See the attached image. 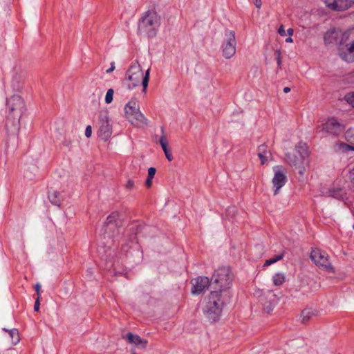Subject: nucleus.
I'll list each match as a JSON object with an SVG mask.
<instances>
[{
	"mask_svg": "<svg viewBox=\"0 0 354 354\" xmlns=\"http://www.w3.org/2000/svg\"><path fill=\"white\" fill-rule=\"evenodd\" d=\"M97 134L104 141L112 135V125L106 112H101L99 115Z\"/></svg>",
	"mask_w": 354,
	"mask_h": 354,
	"instance_id": "obj_10",
	"label": "nucleus"
},
{
	"mask_svg": "<svg viewBox=\"0 0 354 354\" xmlns=\"http://www.w3.org/2000/svg\"><path fill=\"white\" fill-rule=\"evenodd\" d=\"M158 24L159 19L157 14L154 12H147L140 21L138 30L142 34L148 37H153Z\"/></svg>",
	"mask_w": 354,
	"mask_h": 354,
	"instance_id": "obj_8",
	"label": "nucleus"
},
{
	"mask_svg": "<svg viewBox=\"0 0 354 354\" xmlns=\"http://www.w3.org/2000/svg\"><path fill=\"white\" fill-rule=\"evenodd\" d=\"M26 111L24 100L19 95H12L6 100V129L8 132L16 136L20 130V120Z\"/></svg>",
	"mask_w": 354,
	"mask_h": 354,
	"instance_id": "obj_1",
	"label": "nucleus"
},
{
	"mask_svg": "<svg viewBox=\"0 0 354 354\" xmlns=\"http://www.w3.org/2000/svg\"><path fill=\"white\" fill-rule=\"evenodd\" d=\"M191 283L192 285V292L197 295L203 291L209 285H212L206 277H198L193 279Z\"/></svg>",
	"mask_w": 354,
	"mask_h": 354,
	"instance_id": "obj_16",
	"label": "nucleus"
},
{
	"mask_svg": "<svg viewBox=\"0 0 354 354\" xmlns=\"http://www.w3.org/2000/svg\"><path fill=\"white\" fill-rule=\"evenodd\" d=\"M235 33L232 30H227L225 32V41L222 46L223 55L226 59H230L236 53Z\"/></svg>",
	"mask_w": 354,
	"mask_h": 354,
	"instance_id": "obj_12",
	"label": "nucleus"
},
{
	"mask_svg": "<svg viewBox=\"0 0 354 354\" xmlns=\"http://www.w3.org/2000/svg\"><path fill=\"white\" fill-rule=\"evenodd\" d=\"M232 281V276L230 270L228 268L223 267L216 270L211 279V283H214V288L216 290L223 292L224 290H228Z\"/></svg>",
	"mask_w": 354,
	"mask_h": 354,
	"instance_id": "obj_7",
	"label": "nucleus"
},
{
	"mask_svg": "<svg viewBox=\"0 0 354 354\" xmlns=\"http://www.w3.org/2000/svg\"><path fill=\"white\" fill-rule=\"evenodd\" d=\"M321 131L326 132L327 133L338 136L345 129V125L335 118H328L324 123L320 127Z\"/></svg>",
	"mask_w": 354,
	"mask_h": 354,
	"instance_id": "obj_13",
	"label": "nucleus"
},
{
	"mask_svg": "<svg viewBox=\"0 0 354 354\" xmlns=\"http://www.w3.org/2000/svg\"><path fill=\"white\" fill-rule=\"evenodd\" d=\"M122 214L118 211L112 212L106 218L103 226L104 234L109 237L114 236L118 233L119 228L122 227Z\"/></svg>",
	"mask_w": 354,
	"mask_h": 354,
	"instance_id": "obj_9",
	"label": "nucleus"
},
{
	"mask_svg": "<svg viewBox=\"0 0 354 354\" xmlns=\"http://www.w3.org/2000/svg\"><path fill=\"white\" fill-rule=\"evenodd\" d=\"M132 354H136L134 351H132Z\"/></svg>",
	"mask_w": 354,
	"mask_h": 354,
	"instance_id": "obj_47",
	"label": "nucleus"
},
{
	"mask_svg": "<svg viewBox=\"0 0 354 354\" xmlns=\"http://www.w3.org/2000/svg\"><path fill=\"white\" fill-rule=\"evenodd\" d=\"M345 100L354 107V91L347 93L344 97Z\"/></svg>",
	"mask_w": 354,
	"mask_h": 354,
	"instance_id": "obj_29",
	"label": "nucleus"
},
{
	"mask_svg": "<svg viewBox=\"0 0 354 354\" xmlns=\"http://www.w3.org/2000/svg\"><path fill=\"white\" fill-rule=\"evenodd\" d=\"M230 294L228 290L211 291L204 301L203 313L210 322L219 320L223 306L229 302Z\"/></svg>",
	"mask_w": 354,
	"mask_h": 354,
	"instance_id": "obj_2",
	"label": "nucleus"
},
{
	"mask_svg": "<svg viewBox=\"0 0 354 354\" xmlns=\"http://www.w3.org/2000/svg\"><path fill=\"white\" fill-rule=\"evenodd\" d=\"M162 131V136H160L159 143L161 145V147L165 153V155L167 158V159L169 161H171L173 160V156L171 154V152L168 149V142L166 137V135L165 134L164 129H161Z\"/></svg>",
	"mask_w": 354,
	"mask_h": 354,
	"instance_id": "obj_20",
	"label": "nucleus"
},
{
	"mask_svg": "<svg viewBox=\"0 0 354 354\" xmlns=\"http://www.w3.org/2000/svg\"><path fill=\"white\" fill-rule=\"evenodd\" d=\"M326 7L335 11L348 10L354 5V0H322Z\"/></svg>",
	"mask_w": 354,
	"mask_h": 354,
	"instance_id": "obj_14",
	"label": "nucleus"
},
{
	"mask_svg": "<svg viewBox=\"0 0 354 354\" xmlns=\"http://www.w3.org/2000/svg\"><path fill=\"white\" fill-rule=\"evenodd\" d=\"M134 187V182L129 179L125 185V188L128 190H131Z\"/></svg>",
	"mask_w": 354,
	"mask_h": 354,
	"instance_id": "obj_31",
	"label": "nucleus"
},
{
	"mask_svg": "<svg viewBox=\"0 0 354 354\" xmlns=\"http://www.w3.org/2000/svg\"><path fill=\"white\" fill-rule=\"evenodd\" d=\"M130 241L133 243L136 242V235L132 234L130 237Z\"/></svg>",
	"mask_w": 354,
	"mask_h": 354,
	"instance_id": "obj_40",
	"label": "nucleus"
},
{
	"mask_svg": "<svg viewBox=\"0 0 354 354\" xmlns=\"http://www.w3.org/2000/svg\"><path fill=\"white\" fill-rule=\"evenodd\" d=\"M114 69H115V64H114V62H112L111 66L109 69L106 70V73H110L113 72L114 71Z\"/></svg>",
	"mask_w": 354,
	"mask_h": 354,
	"instance_id": "obj_39",
	"label": "nucleus"
},
{
	"mask_svg": "<svg viewBox=\"0 0 354 354\" xmlns=\"http://www.w3.org/2000/svg\"><path fill=\"white\" fill-rule=\"evenodd\" d=\"M273 170L274 171V175L272 183L274 188V194L277 195L278 194L279 189L286 184L287 177L286 173L281 170L279 167H274Z\"/></svg>",
	"mask_w": 354,
	"mask_h": 354,
	"instance_id": "obj_15",
	"label": "nucleus"
},
{
	"mask_svg": "<svg viewBox=\"0 0 354 354\" xmlns=\"http://www.w3.org/2000/svg\"><path fill=\"white\" fill-rule=\"evenodd\" d=\"M258 156L261 160V165H264L271 160L272 153L266 145H262L258 147Z\"/></svg>",
	"mask_w": 354,
	"mask_h": 354,
	"instance_id": "obj_19",
	"label": "nucleus"
},
{
	"mask_svg": "<svg viewBox=\"0 0 354 354\" xmlns=\"http://www.w3.org/2000/svg\"><path fill=\"white\" fill-rule=\"evenodd\" d=\"M126 118L133 125L142 127L147 124L148 120L140 111L139 104L136 99H131L124 106Z\"/></svg>",
	"mask_w": 354,
	"mask_h": 354,
	"instance_id": "obj_5",
	"label": "nucleus"
},
{
	"mask_svg": "<svg viewBox=\"0 0 354 354\" xmlns=\"http://www.w3.org/2000/svg\"><path fill=\"white\" fill-rule=\"evenodd\" d=\"M346 140L348 143L354 145V129H349L345 133Z\"/></svg>",
	"mask_w": 354,
	"mask_h": 354,
	"instance_id": "obj_26",
	"label": "nucleus"
},
{
	"mask_svg": "<svg viewBox=\"0 0 354 354\" xmlns=\"http://www.w3.org/2000/svg\"><path fill=\"white\" fill-rule=\"evenodd\" d=\"M48 198L51 203L59 206L62 201L61 193L57 191H52L48 193Z\"/></svg>",
	"mask_w": 354,
	"mask_h": 354,
	"instance_id": "obj_22",
	"label": "nucleus"
},
{
	"mask_svg": "<svg viewBox=\"0 0 354 354\" xmlns=\"http://www.w3.org/2000/svg\"><path fill=\"white\" fill-rule=\"evenodd\" d=\"M335 149L338 151L346 152L350 150L354 151V147L349 143L346 144L344 142H337L335 145Z\"/></svg>",
	"mask_w": 354,
	"mask_h": 354,
	"instance_id": "obj_24",
	"label": "nucleus"
},
{
	"mask_svg": "<svg viewBox=\"0 0 354 354\" xmlns=\"http://www.w3.org/2000/svg\"><path fill=\"white\" fill-rule=\"evenodd\" d=\"M253 3L257 8L259 9L261 7V0H253Z\"/></svg>",
	"mask_w": 354,
	"mask_h": 354,
	"instance_id": "obj_38",
	"label": "nucleus"
},
{
	"mask_svg": "<svg viewBox=\"0 0 354 354\" xmlns=\"http://www.w3.org/2000/svg\"><path fill=\"white\" fill-rule=\"evenodd\" d=\"M286 41L287 43H292V42H293V40H292V37L289 36V37L286 39Z\"/></svg>",
	"mask_w": 354,
	"mask_h": 354,
	"instance_id": "obj_44",
	"label": "nucleus"
},
{
	"mask_svg": "<svg viewBox=\"0 0 354 354\" xmlns=\"http://www.w3.org/2000/svg\"><path fill=\"white\" fill-rule=\"evenodd\" d=\"M114 91L110 88L107 91L105 96V102L106 104H110L113 101Z\"/></svg>",
	"mask_w": 354,
	"mask_h": 354,
	"instance_id": "obj_28",
	"label": "nucleus"
},
{
	"mask_svg": "<svg viewBox=\"0 0 354 354\" xmlns=\"http://www.w3.org/2000/svg\"><path fill=\"white\" fill-rule=\"evenodd\" d=\"M278 33L281 36H285L286 35V30L284 29V26L283 25H281L278 29Z\"/></svg>",
	"mask_w": 354,
	"mask_h": 354,
	"instance_id": "obj_36",
	"label": "nucleus"
},
{
	"mask_svg": "<svg viewBox=\"0 0 354 354\" xmlns=\"http://www.w3.org/2000/svg\"><path fill=\"white\" fill-rule=\"evenodd\" d=\"M152 180L153 178H150L149 177H147L145 181V185L147 187L149 188L152 185Z\"/></svg>",
	"mask_w": 354,
	"mask_h": 354,
	"instance_id": "obj_37",
	"label": "nucleus"
},
{
	"mask_svg": "<svg viewBox=\"0 0 354 354\" xmlns=\"http://www.w3.org/2000/svg\"><path fill=\"white\" fill-rule=\"evenodd\" d=\"M309 152L306 143L299 142L292 153L286 154V161L294 165L299 169V174L303 176L305 172V165L308 164Z\"/></svg>",
	"mask_w": 354,
	"mask_h": 354,
	"instance_id": "obj_4",
	"label": "nucleus"
},
{
	"mask_svg": "<svg viewBox=\"0 0 354 354\" xmlns=\"http://www.w3.org/2000/svg\"><path fill=\"white\" fill-rule=\"evenodd\" d=\"M339 48L343 59L348 62L354 61V28L343 33Z\"/></svg>",
	"mask_w": 354,
	"mask_h": 354,
	"instance_id": "obj_6",
	"label": "nucleus"
},
{
	"mask_svg": "<svg viewBox=\"0 0 354 354\" xmlns=\"http://www.w3.org/2000/svg\"><path fill=\"white\" fill-rule=\"evenodd\" d=\"M331 195L334 197H339V196H342V194H337V193H335V192H333V194H331Z\"/></svg>",
	"mask_w": 354,
	"mask_h": 354,
	"instance_id": "obj_43",
	"label": "nucleus"
},
{
	"mask_svg": "<svg viewBox=\"0 0 354 354\" xmlns=\"http://www.w3.org/2000/svg\"><path fill=\"white\" fill-rule=\"evenodd\" d=\"M156 169L154 167H150L148 169V176L147 177H149L150 178H153L154 176L156 174Z\"/></svg>",
	"mask_w": 354,
	"mask_h": 354,
	"instance_id": "obj_30",
	"label": "nucleus"
},
{
	"mask_svg": "<svg viewBox=\"0 0 354 354\" xmlns=\"http://www.w3.org/2000/svg\"><path fill=\"white\" fill-rule=\"evenodd\" d=\"M287 33H288V36L292 37L294 33V30L292 28H288L287 30Z\"/></svg>",
	"mask_w": 354,
	"mask_h": 354,
	"instance_id": "obj_42",
	"label": "nucleus"
},
{
	"mask_svg": "<svg viewBox=\"0 0 354 354\" xmlns=\"http://www.w3.org/2000/svg\"><path fill=\"white\" fill-rule=\"evenodd\" d=\"M91 134H92V128H91V126L88 125V126L86 127V129H85V136H86L87 138H90V137L91 136Z\"/></svg>",
	"mask_w": 354,
	"mask_h": 354,
	"instance_id": "obj_33",
	"label": "nucleus"
},
{
	"mask_svg": "<svg viewBox=\"0 0 354 354\" xmlns=\"http://www.w3.org/2000/svg\"><path fill=\"white\" fill-rule=\"evenodd\" d=\"M337 192H342V189H339V190L337 191Z\"/></svg>",
	"mask_w": 354,
	"mask_h": 354,
	"instance_id": "obj_46",
	"label": "nucleus"
},
{
	"mask_svg": "<svg viewBox=\"0 0 354 354\" xmlns=\"http://www.w3.org/2000/svg\"><path fill=\"white\" fill-rule=\"evenodd\" d=\"M123 339H126L127 342L131 344H134L142 348H145L147 345V341L142 339L138 335H134L132 333H128L125 337H122Z\"/></svg>",
	"mask_w": 354,
	"mask_h": 354,
	"instance_id": "obj_18",
	"label": "nucleus"
},
{
	"mask_svg": "<svg viewBox=\"0 0 354 354\" xmlns=\"http://www.w3.org/2000/svg\"><path fill=\"white\" fill-rule=\"evenodd\" d=\"M290 91V87H285L283 88V92L287 93H289Z\"/></svg>",
	"mask_w": 354,
	"mask_h": 354,
	"instance_id": "obj_45",
	"label": "nucleus"
},
{
	"mask_svg": "<svg viewBox=\"0 0 354 354\" xmlns=\"http://www.w3.org/2000/svg\"><path fill=\"white\" fill-rule=\"evenodd\" d=\"M35 290L37 292V297H39V299H40V297H41V295H40V291H41V286L39 283H37L35 286Z\"/></svg>",
	"mask_w": 354,
	"mask_h": 354,
	"instance_id": "obj_35",
	"label": "nucleus"
},
{
	"mask_svg": "<svg viewBox=\"0 0 354 354\" xmlns=\"http://www.w3.org/2000/svg\"><path fill=\"white\" fill-rule=\"evenodd\" d=\"M317 311L312 308H305L301 313V322L304 324H307L310 319L316 317Z\"/></svg>",
	"mask_w": 354,
	"mask_h": 354,
	"instance_id": "obj_21",
	"label": "nucleus"
},
{
	"mask_svg": "<svg viewBox=\"0 0 354 354\" xmlns=\"http://www.w3.org/2000/svg\"><path fill=\"white\" fill-rule=\"evenodd\" d=\"M275 55H276V59H277V65H278L279 67H280L281 64V52H280V50H276L275 51Z\"/></svg>",
	"mask_w": 354,
	"mask_h": 354,
	"instance_id": "obj_32",
	"label": "nucleus"
},
{
	"mask_svg": "<svg viewBox=\"0 0 354 354\" xmlns=\"http://www.w3.org/2000/svg\"><path fill=\"white\" fill-rule=\"evenodd\" d=\"M328 257L325 252L319 250H314L310 254L311 259L320 269L333 273L334 268L330 263Z\"/></svg>",
	"mask_w": 354,
	"mask_h": 354,
	"instance_id": "obj_11",
	"label": "nucleus"
},
{
	"mask_svg": "<svg viewBox=\"0 0 354 354\" xmlns=\"http://www.w3.org/2000/svg\"><path fill=\"white\" fill-rule=\"evenodd\" d=\"M350 178L353 181H354V167L350 171Z\"/></svg>",
	"mask_w": 354,
	"mask_h": 354,
	"instance_id": "obj_41",
	"label": "nucleus"
},
{
	"mask_svg": "<svg viewBox=\"0 0 354 354\" xmlns=\"http://www.w3.org/2000/svg\"><path fill=\"white\" fill-rule=\"evenodd\" d=\"M283 254L281 253V254H279L275 256L273 258H270L266 261V262L264 263V266H268L274 263H276L277 261L281 260L283 259Z\"/></svg>",
	"mask_w": 354,
	"mask_h": 354,
	"instance_id": "obj_27",
	"label": "nucleus"
},
{
	"mask_svg": "<svg viewBox=\"0 0 354 354\" xmlns=\"http://www.w3.org/2000/svg\"><path fill=\"white\" fill-rule=\"evenodd\" d=\"M150 69H147L145 73H143L140 64L133 62L126 72L123 80V86L127 90H133L142 84V92L146 93L149 81Z\"/></svg>",
	"mask_w": 354,
	"mask_h": 354,
	"instance_id": "obj_3",
	"label": "nucleus"
},
{
	"mask_svg": "<svg viewBox=\"0 0 354 354\" xmlns=\"http://www.w3.org/2000/svg\"><path fill=\"white\" fill-rule=\"evenodd\" d=\"M39 306H40V299H39V297H37L35 302V305H34V310L37 312L39 311Z\"/></svg>",
	"mask_w": 354,
	"mask_h": 354,
	"instance_id": "obj_34",
	"label": "nucleus"
},
{
	"mask_svg": "<svg viewBox=\"0 0 354 354\" xmlns=\"http://www.w3.org/2000/svg\"><path fill=\"white\" fill-rule=\"evenodd\" d=\"M6 332H8L9 337L11 339L12 345H16L19 342L20 337L17 329L12 328L9 330H6Z\"/></svg>",
	"mask_w": 354,
	"mask_h": 354,
	"instance_id": "obj_23",
	"label": "nucleus"
},
{
	"mask_svg": "<svg viewBox=\"0 0 354 354\" xmlns=\"http://www.w3.org/2000/svg\"><path fill=\"white\" fill-rule=\"evenodd\" d=\"M286 279V277L283 273H277L272 277L273 283L275 286H281Z\"/></svg>",
	"mask_w": 354,
	"mask_h": 354,
	"instance_id": "obj_25",
	"label": "nucleus"
},
{
	"mask_svg": "<svg viewBox=\"0 0 354 354\" xmlns=\"http://www.w3.org/2000/svg\"><path fill=\"white\" fill-rule=\"evenodd\" d=\"M343 33L338 29H330L326 32L324 40L326 44L337 43L338 39L342 37Z\"/></svg>",
	"mask_w": 354,
	"mask_h": 354,
	"instance_id": "obj_17",
	"label": "nucleus"
}]
</instances>
